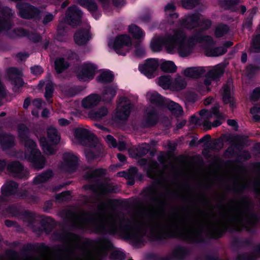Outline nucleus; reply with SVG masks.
<instances>
[{
    "mask_svg": "<svg viewBox=\"0 0 260 260\" xmlns=\"http://www.w3.org/2000/svg\"><path fill=\"white\" fill-rule=\"evenodd\" d=\"M110 207L109 202L101 201L98 204L96 215L91 216L84 212L71 213L70 218L79 228L98 233H118L137 242L141 240L145 231L159 237L174 234L191 242L199 241L201 236L202 225L196 218L171 214L158 219L137 214L130 221L121 215H109Z\"/></svg>",
    "mask_w": 260,
    "mask_h": 260,
    "instance_id": "f257e3e1",
    "label": "nucleus"
},
{
    "mask_svg": "<svg viewBox=\"0 0 260 260\" xmlns=\"http://www.w3.org/2000/svg\"><path fill=\"white\" fill-rule=\"evenodd\" d=\"M197 43L211 46L214 44L213 38L209 36H203L196 34L188 37L185 32L181 29L170 28L165 36L154 35L152 38L150 47L154 52H159L164 47L166 52L174 54L178 53L183 57L190 55L194 45Z\"/></svg>",
    "mask_w": 260,
    "mask_h": 260,
    "instance_id": "f03ea898",
    "label": "nucleus"
},
{
    "mask_svg": "<svg viewBox=\"0 0 260 260\" xmlns=\"http://www.w3.org/2000/svg\"><path fill=\"white\" fill-rule=\"evenodd\" d=\"M63 240L68 247L59 260H101L106 251L111 246L110 242L104 238H100L93 242L86 241L80 248L82 255L77 257L74 253L80 247V237L69 233L66 234Z\"/></svg>",
    "mask_w": 260,
    "mask_h": 260,
    "instance_id": "7ed1b4c3",
    "label": "nucleus"
},
{
    "mask_svg": "<svg viewBox=\"0 0 260 260\" xmlns=\"http://www.w3.org/2000/svg\"><path fill=\"white\" fill-rule=\"evenodd\" d=\"M224 71V66L219 64L210 68L203 67H189L184 69L182 73L186 77L193 79L201 78L206 73L204 83L197 84L195 87L197 92L201 95H204L210 90V86L216 85L217 81L222 76Z\"/></svg>",
    "mask_w": 260,
    "mask_h": 260,
    "instance_id": "20e7f679",
    "label": "nucleus"
},
{
    "mask_svg": "<svg viewBox=\"0 0 260 260\" xmlns=\"http://www.w3.org/2000/svg\"><path fill=\"white\" fill-rule=\"evenodd\" d=\"M230 224L235 230H249L256 221L255 216L248 210L247 205L241 202L234 201L228 207Z\"/></svg>",
    "mask_w": 260,
    "mask_h": 260,
    "instance_id": "39448f33",
    "label": "nucleus"
},
{
    "mask_svg": "<svg viewBox=\"0 0 260 260\" xmlns=\"http://www.w3.org/2000/svg\"><path fill=\"white\" fill-rule=\"evenodd\" d=\"M18 136L25 146L24 158L30 161L36 169L43 168L46 164L44 157L37 148L36 143L28 137V129L23 124L19 125Z\"/></svg>",
    "mask_w": 260,
    "mask_h": 260,
    "instance_id": "423d86ee",
    "label": "nucleus"
},
{
    "mask_svg": "<svg viewBox=\"0 0 260 260\" xmlns=\"http://www.w3.org/2000/svg\"><path fill=\"white\" fill-rule=\"evenodd\" d=\"M74 136L77 142L79 143H81L85 140H87V148L88 149L85 150V156L88 159L93 158L95 155L90 151V149L100 147V144L98 139L95 136L91 137L90 132L87 129L82 127H79L75 129Z\"/></svg>",
    "mask_w": 260,
    "mask_h": 260,
    "instance_id": "0eeeda50",
    "label": "nucleus"
},
{
    "mask_svg": "<svg viewBox=\"0 0 260 260\" xmlns=\"http://www.w3.org/2000/svg\"><path fill=\"white\" fill-rule=\"evenodd\" d=\"M218 105L215 106L211 111L202 110L200 112V121L206 129H210L212 127H217L222 123L224 119L223 114L218 112Z\"/></svg>",
    "mask_w": 260,
    "mask_h": 260,
    "instance_id": "6e6552de",
    "label": "nucleus"
},
{
    "mask_svg": "<svg viewBox=\"0 0 260 260\" xmlns=\"http://www.w3.org/2000/svg\"><path fill=\"white\" fill-rule=\"evenodd\" d=\"M108 44L109 47L117 54L125 55L132 49V40L129 35L124 34L118 36L115 39H110Z\"/></svg>",
    "mask_w": 260,
    "mask_h": 260,
    "instance_id": "1a4fd4ad",
    "label": "nucleus"
},
{
    "mask_svg": "<svg viewBox=\"0 0 260 260\" xmlns=\"http://www.w3.org/2000/svg\"><path fill=\"white\" fill-rule=\"evenodd\" d=\"M211 25L212 22L210 20L205 18L198 13L187 16L180 22V25L187 29H192L196 27H199L203 30L208 29Z\"/></svg>",
    "mask_w": 260,
    "mask_h": 260,
    "instance_id": "9d476101",
    "label": "nucleus"
},
{
    "mask_svg": "<svg viewBox=\"0 0 260 260\" xmlns=\"http://www.w3.org/2000/svg\"><path fill=\"white\" fill-rule=\"evenodd\" d=\"M82 15L81 11L76 6L70 7L68 8L66 16L63 20L59 21L58 26V33L61 35L62 31L64 29L66 24H69L72 26H75L78 24L80 21Z\"/></svg>",
    "mask_w": 260,
    "mask_h": 260,
    "instance_id": "9b49d317",
    "label": "nucleus"
},
{
    "mask_svg": "<svg viewBox=\"0 0 260 260\" xmlns=\"http://www.w3.org/2000/svg\"><path fill=\"white\" fill-rule=\"evenodd\" d=\"M98 69V67L95 63L90 61L85 62L78 67L77 77L81 81L89 82L94 78Z\"/></svg>",
    "mask_w": 260,
    "mask_h": 260,
    "instance_id": "f8f14e48",
    "label": "nucleus"
},
{
    "mask_svg": "<svg viewBox=\"0 0 260 260\" xmlns=\"http://www.w3.org/2000/svg\"><path fill=\"white\" fill-rule=\"evenodd\" d=\"M132 107L129 99L125 96L121 97L116 108V116L121 120H125L129 116Z\"/></svg>",
    "mask_w": 260,
    "mask_h": 260,
    "instance_id": "ddd939ff",
    "label": "nucleus"
},
{
    "mask_svg": "<svg viewBox=\"0 0 260 260\" xmlns=\"http://www.w3.org/2000/svg\"><path fill=\"white\" fill-rule=\"evenodd\" d=\"M16 7L18 10V15L23 18L37 17L40 14L39 9L27 3H19L17 4Z\"/></svg>",
    "mask_w": 260,
    "mask_h": 260,
    "instance_id": "4468645a",
    "label": "nucleus"
},
{
    "mask_svg": "<svg viewBox=\"0 0 260 260\" xmlns=\"http://www.w3.org/2000/svg\"><path fill=\"white\" fill-rule=\"evenodd\" d=\"M77 163L78 158L76 155L71 152H66L63 154L60 168L68 173H71L75 170Z\"/></svg>",
    "mask_w": 260,
    "mask_h": 260,
    "instance_id": "2eb2a0df",
    "label": "nucleus"
},
{
    "mask_svg": "<svg viewBox=\"0 0 260 260\" xmlns=\"http://www.w3.org/2000/svg\"><path fill=\"white\" fill-rule=\"evenodd\" d=\"M159 66L158 60L155 58H150L139 66V70L141 73L149 78L153 77L154 72Z\"/></svg>",
    "mask_w": 260,
    "mask_h": 260,
    "instance_id": "dca6fc26",
    "label": "nucleus"
},
{
    "mask_svg": "<svg viewBox=\"0 0 260 260\" xmlns=\"http://www.w3.org/2000/svg\"><path fill=\"white\" fill-rule=\"evenodd\" d=\"M175 7L173 4H168L165 7L166 20L162 22L159 27L161 29H166L167 27L174 23V19L178 17L176 13L174 12Z\"/></svg>",
    "mask_w": 260,
    "mask_h": 260,
    "instance_id": "f3484780",
    "label": "nucleus"
},
{
    "mask_svg": "<svg viewBox=\"0 0 260 260\" xmlns=\"http://www.w3.org/2000/svg\"><path fill=\"white\" fill-rule=\"evenodd\" d=\"M101 102L100 95L93 93L83 98L81 101V105L83 109L90 110L98 106Z\"/></svg>",
    "mask_w": 260,
    "mask_h": 260,
    "instance_id": "a211bd4d",
    "label": "nucleus"
},
{
    "mask_svg": "<svg viewBox=\"0 0 260 260\" xmlns=\"http://www.w3.org/2000/svg\"><path fill=\"white\" fill-rule=\"evenodd\" d=\"M14 12L9 8L0 7V32L10 26L9 20Z\"/></svg>",
    "mask_w": 260,
    "mask_h": 260,
    "instance_id": "6ab92c4d",
    "label": "nucleus"
},
{
    "mask_svg": "<svg viewBox=\"0 0 260 260\" xmlns=\"http://www.w3.org/2000/svg\"><path fill=\"white\" fill-rule=\"evenodd\" d=\"M8 171L13 176L19 178H25L28 175V171L24 169L18 161L10 163L7 166Z\"/></svg>",
    "mask_w": 260,
    "mask_h": 260,
    "instance_id": "aec40b11",
    "label": "nucleus"
},
{
    "mask_svg": "<svg viewBox=\"0 0 260 260\" xmlns=\"http://www.w3.org/2000/svg\"><path fill=\"white\" fill-rule=\"evenodd\" d=\"M117 89V86L115 84H112L105 87L100 95L101 102L105 103L111 102L115 96Z\"/></svg>",
    "mask_w": 260,
    "mask_h": 260,
    "instance_id": "412c9836",
    "label": "nucleus"
},
{
    "mask_svg": "<svg viewBox=\"0 0 260 260\" xmlns=\"http://www.w3.org/2000/svg\"><path fill=\"white\" fill-rule=\"evenodd\" d=\"M157 120L156 110L151 107H148L145 113L143 120V124L145 126H149L154 124Z\"/></svg>",
    "mask_w": 260,
    "mask_h": 260,
    "instance_id": "4be33fe9",
    "label": "nucleus"
},
{
    "mask_svg": "<svg viewBox=\"0 0 260 260\" xmlns=\"http://www.w3.org/2000/svg\"><path fill=\"white\" fill-rule=\"evenodd\" d=\"M114 79V75L111 71L103 69L98 72L95 81L98 84H105L112 82Z\"/></svg>",
    "mask_w": 260,
    "mask_h": 260,
    "instance_id": "5701e85b",
    "label": "nucleus"
},
{
    "mask_svg": "<svg viewBox=\"0 0 260 260\" xmlns=\"http://www.w3.org/2000/svg\"><path fill=\"white\" fill-rule=\"evenodd\" d=\"M8 75L12 83L18 88L22 86L23 82L21 77L22 75V71L15 68H11L8 70Z\"/></svg>",
    "mask_w": 260,
    "mask_h": 260,
    "instance_id": "b1692460",
    "label": "nucleus"
},
{
    "mask_svg": "<svg viewBox=\"0 0 260 260\" xmlns=\"http://www.w3.org/2000/svg\"><path fill=\"white\" fill-rule=\"evenodd\" d=\"M89 26H87L84 30H80L77 32L74 36V41L78 45H85L91 38L89 32Z\"/></svg>",
    "mask_w": 260,
    "mask_h": 260,
    "instance_id": "393cba45",
    "label": "nucleus"
},
{
    "mask_svg": "<svg viewBox=\"0 0 260 260\" xmlns=\"http://www.w3.org/2000/svg\"><path fill=\"white\" fill-rule=\"evenodd\" d=\"M146 99L151 104L159 107H162L164 104V99L158 92L155 91H150L146 93Z\"/></svg>",
    "mask_w": 260,
    "mask_h": 260,
    "instance_id": "a878e982",
    "label": "nucleus"
},
{
    "mask_svg": "<svg viewBox=\"0 0 260 260\" xmlns=\"http://www.w3.org/2000/svg\"><path fill=\"white\" fill-rule=\"evenodd\" d=\"M50 78V76H48L45 81H40L39 83V86L40 88L45 85V97L49 102H50V99L52 96L54 91L53 84Z\"/></svg>",
    "mask_w": 260,
    "mask_h": 260,
    "instance_id": "bb28decb",
    "label": "nucleus"
},
{
    "mask_svg": "<svg viewBox=\"0 0 260 260\" xmlns=\"http://www.w3.org/2000/svg\"><path fill=\"white\" fill-rule=\"evenodd\" d=\"M128 31L134 39L140 42L143 41L146 36L145 32L135 24L129 25L128 27Z\"/></svg>",
    "mask_w": 260,
    "mask_h": 260,
    "instance_id": "cd10ccee",
    "label": "nucleus"
},
{
    "mask_svg": "<svg viewBox=\"0 0 260 260\" xmlns=\"http://www.w3.org/2000/svg\"><path fill=\"white\" fill-rule=\"evenodd\" d=\"M222 99L223 102L225 104H230L231 106H234L233 102V86L231 84H227L223 86L222 88Z\"/></svg>",
    "mask_w": 260,
    "mask_h": 260,
    "instance_id": "c85d7f7f",
    "label": "nucleus"
},
{
    "mask_svg": "<svg viewBox=\"0 0 260 260\" xmlns=\"http://www.w3.org/2000/svg\"><path fill=\"white\" fill-rule=\"evenodd\" d=\"M164 102L162 107H167L172 114L179 116L182 113V108L178 104L167 99H165Z\"/></svg>",
    "mask_w": 260,
    "mask_h": 260,
    "instance_id": "c756f323",
    "label": "nucleus"
},
{
    "mask_svg": "<svg viewBox=\"0 0 260 260\" xmlns=\"http://www.w3.org/2000/svg\"><path fill=\"white\" fill-rule=\"evenodd\" d=\"M171 89L180 91L186 88L187 81L184 77L177 75L173 79Z\"/></svg>",
    "mask_w": 260,
    "mask_h": 260,
    "instance_id": "7c9ffc66",
    "label": "nucleus"
},
{
    "mask_svg": "<svg viewBox=\"0 0 260 260\" xmlns=\"http://www.w3.org/2000/svg\"><path fill=\"white\" fill-rule=\"evenodd\" d=\"M17 188V184L13 181H8L2 187V194L4 197L14 194Z\"/></svg>",
    "mask_w": 260,
    "mask_h": 260,
    "instance_id": "2f4dec72",
    "label": "nucleus"
},
{
    "mask_svg": "<svg viewBox=\"0 0 260 260\" xmlns=\"http://www.w3.org/2000/svg\"><path fill=\"white\" fill-rule=\"evenodd\" d=\"M0 144L3 149L9 148L14 145V137L9 135H0Z\"/></svg>",
    "mask_w": 260,
    "mask_h": 260,
    "instance_id": "473e14b6",
    "label": "nucleus"
},
{
    "mask_svg": "<svg viewBox=\"0 0 260 260\" xmlns=\"http://www.w3.org/2000/svg\"><path fill=\"white\" fill-rule=\"evenodd\" d=\"M108 113V108L105 106H103L96 110L90 112L89 116L96 120H100L105 117Z\"/></svg>",
    "mask_w": 260,
    "mask_h": 260,
    "instance_id": "72a5a7b5",
    "label": "nucleus"
},
{
    "mask_svg": "<svg viewBox=\"0 0 260 260\" xmlns=\"http://www.w3.org/2000/svg\"><path fill=\"white\" fill-rule=\"evenodd\" d=\"M47 137L53 145L57 144L60 141V135L57 129L53 127H50L47 129Z\"/></svg>",
    "mask_w": 260,
    "mask_h": 260,
    "instance_id": "f704fd0d",
    "label": "nucleus"
},
{
    "mask_svg": "<svg viewBox=\"0 0 260 260\" xmlns=\"http://www.w3.org/2000/svg\"><path fill=\"white\" fill-rule=\"evenodd\" d=\"M40 146L45 154L51 155L55 153V149L54 146L49 144L45 137H41L40 139Z\"/></svg>",
    "mask_w": 260,
    "mask_h": 260,
    "instance_id": "c9c22d12",
    "label": "nucleus"
},
{
    "mask_svg": "<svg viewBox=\"0 0 260 260\" xmlns=\"http://www.w3.org/2000/svg\"><path fill=\"white\" fill-rule=\"evenodd\" d=\"M147 173L148 177L151 178H155L161 175L156 162H150L149 167L147 169Z\"/></svg>",
    "mask_w": 260,
    "mask_h": 260,
    "instance_id": "e433bc0d",
    "label": "nucleus"
},
{
    "mask_svg": "<svg viewBox=\"0 0 260 260\" xmlns=\"http://www.w3.org/2000/svg\"><path fill=\"white\" fill-rule=\"evenodd\" d=\"M173 78L170 75H163L159 77L158 79V84L162 88L172 89V83Z\"/></svg>",
    "mask_w": 260,
    "mask_h": 260,
    "instance_id": "4c0bfd02",
    "label": "nucleus"
},
{
    "mask_svg": "<svg viewBox=\"0 0 260 260\" xmlns=\"http://www.w3.org/2000/svg\"><path fill=\"white\" fill-rule=\"evenodd\" d=\"M161 70L168 73L175 72L177 70V67L172 61L164 60L160 63Z\"/></svg>",
    "mask_w": 260,
    "mask_h": 260,
    "instance_id": "58836bf2",
    "label": "nucleus"
},
{
    "mask_svg": "<svg viewBox=\"0 0 260 260\" xmlns=\"http://www.w3.org/2000/svg\"><path fill=\"white\" fill-rule=\"evenodd\" d=\"M104 9H106L113 5L117 8L122 7L125 5L124 0H99Z\"/></svg>",
    "mask_w": 260,
    "mask_h": 260,
    "instance_id": "ea45409f",
    "label": "nucleus"
},
{
    "mask_svg": "<svg viewBox=\"0 0 260 260\" xmlns=\"http://www.w3.org/2000/svg\"><path fill=\"white\" fill-rule=\"evenodd\" d=\"M78 3L91 13L95 12L98 8L96 4L92 0H78Z\"/></svg>",
    "mask_w": 260,
    "mask_h": 260,
    "instance_id": "a19ab883",
    "label": "nucleus"
},
{
    "mask_svg": "<svg viewBox=\"0 0 260 260\" xmlns=\"http://www.w3.org/2000/svg\"><path fill=\"white\" fill-rule=\"evenodd\" d=\"M52 175V172L50 170H48L36 176L34 179V184L38 185L50 179Z\"/></svg>",
    "mask_w": 260,
    "mask_h": 260,
    "instance_id": "79ce46f5",
    "label": "nucleus"
},
{
    "mask_svg": "<svg viewBox=\"0 0 260 260\" xmlns=\"http://www.w3.org/2000/svg\"><path fill=\"white\" fill-rule=\"evenodd\" d=\"M206 54L209 56H218L224 54L226 49L222 47H217L213 49L206 48Z\"/></svg>",
    "mask_w": 260,
    "mask_h": 260,
    "instance_id": "37998d69",
    "label": "nucleus"
},
{
    "mask_svg": "<svg viewBox=\"0 0 260 260\" xmlns=\"http://www.w3.org/2000/svg\"><path fill=\"white\" fill-rule=\"evenodd\" d=\"M117 190V189L115 188L113 186L108 184H103L98 186L96 192L98 195L101 196L107 192H116Z\"/></svg>",
    "mask_w": 260,
    "mask_h": 260,
    "instance_id": "c03bdc74",
    "label": "nucleus"
},
{
    "mask_svg": "<svg viewBox=\"0 0 260 260\" xmlns=\"http://www.w3.org/2000/svg\"><path fill=\"white\" fill-rule=\"evenodd\" d=\"M55 67L56 72L60 73L69 67V63L63 58H59L55 62Z\"/></svg>",
    "mask_w": 260,
    "mask_h": 260,
    "instance_id": "a18cd8bd",
    "label": "nucleus"
},
{
    "mask_svg": "<svg viewBox=\"0 0 260 260\" xmlns=\"http://www.w3.org/2000/svg\"><path fill=\"white\" fill-rule=\"evenodd\" d=\"M229 31V27L225 25H219L215 30V35L219 38L224 36Z\"/></svg>",
    "mask_w": 260,
    "mask_h": 260,
    "instance_id": "49530a36",
    "label": "nucleus"
},
{
    "mask_svg": "<svg viewBox=\"0 0 260 260\" xmlns=\"http://www.w3.org/2000/svg\"><path fill=\"white\" fill-rule=\"evenodd\" d=\"M44 103L41 99H36L32 103V106L34 107V109L32 111V114L35 116H38V110L40 109Z\"/></svg>",
    "mask_w": 260,
    "mask_h": 260,
    "instance_id": "de8ad7c7",
    "label": "nucleus"
},
{
    "mask_svg": "<svg viewBox=\"0 0 260 260\" xmlns=\"http://www.w3.org/2000/svg\"><path fill=\"white\" fill-rule=\"evenodd\" d=\"M150 149V146L146 143H143L138 146L137 148V153L140 156L146 154Z\"/></svg>",
    "mask_w": 260,
    "mask_h": 260,
    "instance_id": "09e8293b",
    "label": "nucleus"
},
{
    "mask_svg": "<svg viewBox=\"0 0 260 260\" xmlns=\"http://www.w3.org/2000/svg\"><path fill=\"white\" fill-rule=\"evenodd\" d=\"M124 257V253L118 250H113L111 254V258L112 260H122Z\"/></svg>",
    "mask_w": 260,
    "mask_h": 260,
    "instance_id": "8fccbe9b",
    "label": "nucleus"
},
{
    "mask_svg": "<svg viewBox=\"0 0 260 260\" xmlns=\"http://www.w3.org/2000/svg\"><path fill=\"white\" fill-rule=\"evenodd\" d=\"M105 171L102 169L96 170H90L89 172L87 174L86 177L90 178L95 176H101L105 173Z\"/></svg>",
    "mask_w": 260,
    "mask_h": 260,
    "instance_id": "3c124183",
    "label": "nucleus"
},
{
    "mask_svg": "<svg viewBox=\"0 0 260 260\" xmlns=\"http://www.w3.org/2000/svg\"><path fill=\"white\" fill-rule=\"evenodd\" d=\"M260 71V65L255 64L249 65L246 69L248 76L252 75Z\"/></svg>",
    "mask_w": 260,
    "mask_h": 260,
    "instance_id": "603ef678",
    "label": "nucleus"
},
{
    "mask_svg": "<svg viewBox=\"0 0 260 260\" xmlns=\"http://www.w3.org/2000/svg\"><path fill=\"white\" fill-rule=\"evenodd\" d=\"M199 0H182V4L183 7L186 9H191L198 3Z\"/></svg>",
    "mask_w": 260,
    "mask_h": 260,
    "instance_id": "864d4df0",
    "label": "nucleus"
},
{
    "mask_svg": "<svg viewBox=\"0 0 260 260\" xmlns=\"http://www.w3.org/2000/svg\"><path fill=\"white\" fill-rule=\"evenodd\" d=\"M185 254V250L182 247L177 248L173 252V257L175 258L180 259Z\"/></svg>",
    "mask_w": 260,
    "mask_h": 260,
    "instance_id": "5fc2aeb1",
    "label": "nucleus"
},
{
    "mask_svg": "<svg viewBox=\"0 0 260 260\" xmlns=\"http://www.w3.org/2000/svg\"><path fill=\"white\" fill-rule=\"evenodd\" d=\"M250 112L255 120H260V115H258V114H260V107H254L250 110Z\"/></svg>",
    "mask_w": 260,
    "mask_h": 260,
    "instance_id": "6e6d98bb",
    "label": "nucleus"
},
{
    "mask_svg": "<svg viewBox=\"0 0 260 260\" xmlns=\"http://www.w3.org/2000/svg\"><path fill=\"white\" fill-rule=\"evenodd\" d=\"M260 98V88H256L251 92L250 99L252 101H255Z\"/></svg>",
    "mask_w": 260,
    "mask_h": 260,
    "instance_id": "4d7b16f0",
    "label": "nucleus"
},
{
    "mask_svg": "<svg viewBox=\"0 0 260 260\" xmlns=\"http://www.w3.org/2000/svg\"><path fill=\"white\" fill-rule=\"evenodd\" d=\"M56 198L61 201L69 200L71 198L70 192L69 191L62 192L60 194H57Z\"/></svg>",
    "mask_w": 260,
    "mask_h": 260,
    "instance_id": "13d9d810",
    "label": "nucleus"
},
{
    "mask_svg": "<svg viewBox=\"0 0 260 260\" xmlns=\"http://www.w3.org/2000/svg\"><path fill=\"white\" fill-rule=\"evenodd\" d=\"M106 141L110 147H116L117 142L116 140L111 135H108L106 137Z\"/></svg>",
    "mask_w": 260,
    "mask_h": 260,
    "instance_id": "bf43d9fd",
    "label": "nucleus"
},
{
    "mask_svg": "<svg viewBox=\"0 0 260 260\" xmlns=\"http://www.w3.org/2000/svg\"><path fill=\"white\" fill-rule=\"evenodd\" d=\"M135 53L137 56L142 57L145 54V49L142 46H137L135 50Z\"/></svg>",
    "mask_w": 260,
    "mask_h": 260,
    "instance_id": "052dcab7",
    "label": "nucleus"
},
{
    "mask_svg": "<svg viewBox=\"0 0 260 260\" xmlns=\"http://www.w3.org/2000/svg\"><path fill=\"white\" fill-rule=\"evenodd\" d=\"M31 72L34 75L37 76L41 75L43 72V70L39 66H35L31 68Z\"/></svg>",
    "mask_w": 260,
    "mask_h": 260,
    "instance_id": "680f3d73",
    "label": "nucleus"
},
{
    "mask_svg": "<svg viewBox=\"0 0 260 260\" xmlns=\"http://www.w3.org/2000/svg\"><path fill=\"white\" fill-rule=\"evenodd\" d=\"M54 18V15L51 14V13H48L46 14L43 19V23L44 24H47L49 22H51L53 20Z\"/></svg>",
    "mask_w": 260,
    "mask_h": 260,
    "instance_id": "e2e57ef3",
    "label": "nucleus"
},
{
    "mask_svg": "<svg viewBox=\"0 0 260 260\" xmlns=\"http://www.w3.org/2000/svg\"><path fill=\"white\" fill-rule=\"evenodd\" d=\"M186 98L187 100L190 102H194L198 98V95L193 92L189 91L186 93Z\"/></svg>",
    "mask_w": 260,
    "mask_h": 260,
    "instance_id": "0e129e2a",
    "label": "nucleus"
},
{
    "mask_svg": "<svg viewBox=\"0 0 260 260\" xmlns=\"http://www.w3.org/2000/svg\"><path fill=\"white\" fill-rule=\"evenodd\" d=\"M116 147H117L120 151H122L126 149V144L124 142L120 141L117 143Z\"/></svg>",
    "mask_w": 260,
    "mask_h": 260,
    "instance_id": "69168bd1",
    "label": "nucleus"
},
{
    "mask_svg": "<svg viewBox=\"0 0 260 260\" xmlns=\"http://www.w3.org/2000/svg\"><path fill=\"white\" fill-rule=\"evenodd\" d=\"M253 188L257 193L260 194V180H257L254 182Z\"/></svg>",
    "mask_w": 260,
    "mask_h": 260,
    "instance_id": "338daca9",
    "label": "nucleus"
},
{
    "mask_svg": "<svg viewBox=\"0 0 260 260\" xmlns=\"http://www.w3.org/2000/svg\"><path fill=\"white\" fill-rule=\"evenodd\" d=\"M17 35L20 36H28V33L27 31H26L24 29L20 28L17 30Z\"/></svg>",
    "mask_w": 260,
    "mask_h": 260,
    "instance_id": "774afa93",
    "label": "nucleus"
}]
</instances>
